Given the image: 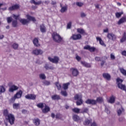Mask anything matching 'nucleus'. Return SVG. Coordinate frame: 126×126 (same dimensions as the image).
<instances>
[{"instance_id": "nucleus-1", "label": "nucleus", "mask_w": 126, "mask_h": 126, "mask_svg": "<svg viewBox=\"0 0 126 126\" xmlns=\"http://www.w3.org/2000/svg\"><path fill=\"white\" fill-rule=\"evenodd\" d=\"M26 17L27 19H21L20 20V22L23 24V25H26V24H28L30 21H32V22H36V18L34 17H32L30 16L29 14L26 15Z\"/></svg>"}, {"instance_id": "nucleus-2", "label": "nucleus", "mask_w": 126, "mask_h": 126, "mask_svg": "<svg viewBox=\"0 0 126 126\" xmlns=\"http://www.w3.org/2000/svg\"><path fill=\"white\" fill-rule=\"evenodd\" d=\"M52 39L56 43H61L63 41V37L60 34L56 32L52 33Z\"/></svg>"}, {"instance_id": "nucleus-3", "label": "nucleus", "mask_w": 126, "mask_h": 126, "mask_svg": "<svg viewBox=\"0 0 126 126\" xmlns=\"http://www.w3.org/2000/svg\"><path fill=\"white\" fill-rule=\"evenodd\" d=\"M6 120L8 121L9 124L12 126L14 124V121H15V118L14 117V115L12 114H9L7 115V117H5Z\"/></svg>"}, {"instance_id": "nucleus-4", "label": "nucleus", "mask_w": 126, "mask_h": 126, "mask_svg": "<svg viewBox=\"0 0 126 126\" xmlns=\"http://www.w3.org/2000/svg\"><path fill=\"white\" fill-rule=\"evenodd\" d=\"M124 81L122 79H117L116 82L118 86V88L121 89V90H124V91H126V87L125 85L122 84Z\"/></svg>"}, {"instance_id": "nucleus-5", "label": "nucleus", "mask_w": 126, "mask_h": 126, "mask_svg": "<svg viewBox=\"0 0 126 126\" xmlns=\"http://www.w3.org/2000/svg\"><path fill=\"white\" fill-rule=\"evenodd\" d=\"M48 59L49 61H50V62H51V63H58L59 61H60V58L57 56H54L53 58L49 57Z\"/></svg>"}, {"instance_id": "nucleus-6", "label": "nucleus", "mask_w": 126, "mask_h": 126, "mask_svg": "<svg viewBox=\"0 0 126 126\" xmlns=\"http://www.w3.org/2000/svg\"><path fill=\"white\" fill-rule=\"evenodd\" d=\"M85 103L88 104V105H92L94 106L96 105L97 101L95 99H88L86 101Z\"/></svg>"}, {"instance_id": "nucleus-7", "label": "nucleus", "mask_w": 126, "mask_h": 126, "mask_svg": "<svg viewBox=\"0 0 126 126\" xmlns=\"http://www.w3.org/2000/svg\"><path fill=\"white\" fill-rule=\"evenodd\" d=\"M70 70L71 72V74L73 76H77L78 74H79V72L78 71V70L75 68H71L70 69Z\"/></svg>"}, {"instance_id": "nucleus-8", "label": "nucleus", "mask_w": 126, "mask_h": 126, "mask_svg": "<svg viewBox=\"0 0 126 126\" xmlns=\"http://www.w3.org/2000/svg\"><path fill=\"white\" fill-rule=\"evenodd\" d=\"M19 8H20L19 4H16L9 7L8 8V10H9V11H13V10H17V9H19Z\"/></svg>"}, {"instance_id": "nucleus-9", "label": "nucleus", "mask_w": 126, "mask_h": 126, "mask_svg": "<svg viewBox=\"0 0 126 126\" xmlns=\"http://www.w3.org/2000/svg\"><path fill=\"white\" fill-rule=\"evenodd\" d=\"M81 34H73L72 35L71 38L74 41H76V40H80L82 38Z\"/></svg>"}, {"instance_id": "nucleus-10", "label": "nucleus", "mask_w": 126, "mask_h": 126, "mask_svg": "<svg viewBox=\"0 0 126 126\" xmlns=\"http://www.w3.org/2000/svg\"><path fill=\"white\" fill-rule=\"evenodd\" d=\"M25 98L28 100H36V95L34 94H29L25 95Z\"/></svg>"}, {"instance_id": "nucleus-11", "label": "nucleus", "mask_w": 126, "mask_h": 126, "mask_svg": "<svg viewBox=\"0 0 126 126\" xmlns=\"http://www.w3.org/2000/svg\"><path fill=\"white\" fill-rule=\"evenodd\" d=\"M32 54L35 56H39V55L43 54V51L41 49H35L32 51Z\"/></svg>"}, {"instance_id": "nucleus-12", "label": "nucleus", "mask_w": 126, "mask_h": 126, "mask_svg": "<svg viewBox=\"0 0 126 126\" xmlns=\"http://www.w3.org/2000/svg\"><path fill=\"white\" fill-rule=\"evenodd\" d=\"M19 88L14 85L11 86L9 89V92H11V93L14 92V91H16V90H18Z\"/></svg>"}, {"instance_id": "nucleus-13", "label": "nucleus", "mask_w": 126, "mask_h": 126, "mask_svg": "<svg viewBox=\"0 0 126 126\" xmlns=\"http://www.w3.org/2000/svg\"><path fill=\"white\" fill-rule=\"evenodd\" d=\"M107 37L109 40H111V39L112 40V41H115L117 39V37L116 35L113 33H108L107 35Z\"/></svg>"}, {"instance_id": "nucleus-14", "label": "nucleus", "mask_w": 126, "mask_h": 126, "mask_svg": "<svg viewBox=\"0 0 126 126\" xmlns=\"http://www.w3.org/2000/svg\"><path fill=\"white\" fill-rule=\"evenodd\" d=\"M126 22V16L122 17L118 22V25H121L122 23H125Z\"/></svg>"}, {"instance_id": "nucleus-15", "label": "nucleus", "mask_w": 126, "mask_h": 126, "mask_svg": "<svg viewBox=\"0 0 126 126\" xmlns=\"http://www.w3.org/2000/svg\"><path fill=\"white\" fill-rule=\"evenodd\" d=\"M50 107L48 106L47 105L45 104V108L44 109H42V113L43 114H47L48 112H50Z\"/></svg>"}, {"instance_id": "nucleus-16", "label": "nucleus", "mask_w": 126, "mask_h": 126, "mask_svg": "<svg viewBox=\"0 0 126 126\" xmlns=\"http://www.w3.org/2000/svg\"><path fill=\"white\" fill-rule=\"evenodd\" d=\"M22 91L20 90L19 92H18L14 95L15 97L17 99H19V98H21L22 96Z\"/></svg>"}, {"instance_id": "nucleus-17", "label": "nucleus", "mask_w": 126, "mask_h": 126, "mask_svg": "<svg viewBox=\"0 0 126 126\" xmlns=\"http://www.w3.org/2000/svg\"><path fill=\"white\" fill-rule=\"evenodd\" d=\"M32 42L35 47H40V44H39V40H38V38H34Z\"/></svg>"}, {"instance_id": "nucleus-18", "label": "nucleus", "mask_w": 126, "mask_h": 126, "mask_svg": "<svg viewBox=\"0 0 126 126\" xmlns=\"http://www.w3.org/2000/svg\"><path fill=\"white\" fill-rule=\"evenodd\" d=\"M51 99L54 100H61V96L58 94H54L51 96Z\"/></svg>"}, {"instance_id": "nucleus-19", "label": "nucleus", "mask_w": 126, "mask_h": 126, "mask_svg": "<svg viewBox=\"0 0 126 126\" xmlns=\"http://www.w3.org/2000/svg\"><path fill=\"white\" fill-rule=\"evenodd\" d=\"M77 32L82 35H86V32H85V31L83 29L78 28L77 29Z\"/></svg>"}, {"instance_id": "nucleus-20", "label": "nucleus", "mask_w": 126, "mask_h": 126, "mask_svg": "<svg viewBox=\"0 0 126 126\" xmlns=\"http://www.w3.org/2000/svg\"><path fill=\"white\" fill-rule=\"evenodd\" d=\"M102 76L105 79H111V75L108 73H104Z\"/></svg>"}, {"instance_id": "nucleus-21", "label": "nucleus", "mask_w": 126, "mask_h": 126, "mask_svg": "<svg viewBox=\"0 0 126 126\" xmlns=\"http://www.w3.org/2000/svg\"><path fill=\"white\" fill-rule=\"evenodd\" d=\"M33 123L35 126H38L40 125V119L39 118L34 119L33 120Z\"/></svg>"}, {"instance_id": "nucleus-22", "label": "nucleus", "mask_w": 126, "mask_h": 126, "mask_svg": "<svg viewBox=\"0 0 126 126\" xmlns=\"http://www.w3.org/2000/svg\"><path fill=\"white\" fill-rule=\"evenodd\" d=\"M61 4V9L60 10L61 12H62V13H63V12H65V11H66V10H67V6H65L63 7V5H62V4Z\"/></svg>"}, {"instance_id": "nucleus-23", "label": "nucleus", "mask_w": 126, "mask_h": 126, "mask_svg": "<svg viewBox=\"0 0 126 126\" xmlns=\"http://www.w3.org/2000/svg\"><path fill=\"white\" fill-rule=\"evenodd\" d=\"M30 2L31 3H33V4H35V5H40V4H42V1L41 0L35 2V0H31Z\"/></svg>"}, {"instance_id": "nucleus-24", "label": "nucleus", "mask_w": 126, "mask_h": 126, "mask_svg": "<svg viewBox=\"0 0 126 126\" xmlns=\"http://www.w3.org/2000/svg\"><path fill=\"white\" fill-rule=\"evenodd\" d=\"M70 85V83L69 82L63 84V88L64 90H67L68 89V86Z\"/></svg>"}, {"instance_id": "nucleus-25", "label": "nucleus", "mask_w": 126, "mask_h": 126, "mask_svg": "<svg viewBox=\"0 0 126 126\" xmlns=\"http://www.w3.org/2000/svg\"><path fill=\"white\" fill-rule=\"evenodd\" d=\"M97 103H99V104H101V103H103L104 102V99H103V97H98L96 98V100H95Z\"/></svg>"}, {"instance_id": "nucleus-26", "label": "nucleus", "mask_w": 126, "mask_h": 126, "mask_svg": "<svg viewBox=\"0 0 126 126\" xmlns=\"http://www.w3.org/2000/svg\"><path fill=\"white\" fill-rule=\"evenodd\" d=\"M92 123V120L86 119L84 122V126H89Z\"/></svg>"}, {"instance_id": "nucleus-27", "label": "nucleus", "mask_w": 126, "mask_h": 126, "mask_svg": "<svg viewBox=\"0 0 126 126\" xmlns=\"http://www.w3.org/2000/svg\"><path fill=\"white\" fill-rule=\"evenodd\" d=\"M72 119H73V121H74V122H78V121H79V120H80L79 116H78L76 114H74V115H73Z\"/></svg>"}, {"instance_id": "nucleus-28", "label": "nucleus", "mask_w": 126, "mask_h": 126, "mask_svg": "<svg viewBox=\"0 0 126 126\" xmlns=\"http://www.w3.org/2000/svg\"><path fill=\"white\" fill-rule=\"evenodd\" d=\"M40 29L42 33H45V32H46V27H45L44 24H42L40 26Z\"/></svg>"}, {"instance_id": "nucleus-29", "label": "nucleus", "mask_w": 126, "mask_h": 126, "mask_svg": "<svg viewBox=\"0 0 126 126\" xmlns=\"http://www.w3.org/2000/svg\"><path fill=\"white\" fill-rule=\"evenodd\" d=\"M96 41H99L100 45H101V46H104L105 44H104V41L102 40V38L99 37H96Z\"/></svg>"}, {"instance_id": "nucleus-30", "label": "nucleus", "mask_w": 126, "mask_h": 126, "mask_svg": "<svg viewBox=\"0 0 126 126\" xmlns=\"http://www.w3.org/2000/svg\"><path fill=\"white\" fill-rule=\"evenodd\" d=\"M74 100H78V101L79 100H82V96L81 95H79L78 94H76L75 96H74Z\"/></svg>"}, {"instance_id": "nucleus-31", "label": "nucleus", "mask_w": 126, "mask_h": 126, "mask_svg": "<svg viewBox=\"0 0 126 126\" xmlns=\"http://www.w3.org/2000/svg\"><path fill=\"white\" fill-rule=\"evenodd\" d=\"M126 40V32H124L123 33L122 38L120 40V42L121 43H124V42H125Z\"/></svg>"}, {"instance_id": "nucleus-32", "label": "nucleus", "mask_w": 126, "mask_h": 126, "mask_svg": "<svg viewBox=\"0 0 126 126\" xmlns=\"http://www.w3.org/2000/svg\"><path fill=\"white\" fill-rule=\"evenodd\" d=\"M55 118L57 120H63V115L61 114L60 113H57L55 115Z\"/></svg>"}, {"instance_id": "nucleus-33", "label": "nucleus", "mask_w": 126, "mask_h": 126, "mask_svg": "<svg viewBox=\"0 0 126 126\" xmlns=\"http://www.w3.org/2000/svg\"><path fill=\"white\" fill-rule=\"evenodd\" d=\"M108 102L110 103V104H114V103H115V97H114V95L110 97Z\"/></svg>"}, {"instance_id": "nucleus-34", "label": "nucleus", "mask_w": 126, "mask_h": 126, "mask_svg": "<svg viewBox=\"0 0 126 126\" xmlns=\"http://www.w3.org/2000/svg\"><path fill=\"white\" fill-rule=\"evenodd\" d=\"M72 111L76 114H79V113H80V109L77 108H74L72 109Z\"/></svg>"}, {"instance_id": "nucleus-35", "label": "nucleus", "mask_w": 126, "mask_h": 126, "mask_svg": "<svg viewBox=\"0 0 126 126\" xmlns=\"http://www.w3.org/2000/svg\"><path fill=\"white\" fill-rule=\"evenodd\" d=\"M119 70L123 75L126 76V70L124 68H120Z\"/></svg>"}, {"instance_id": "nucleus-36", "label": "nucleus", "mask_w": 126, "mask_h": 126, "mask_svg": "<svg viewBox=\"0 0 126 126\" xmlns=\"http://www.w3.org/2000/svg\"><path fill=\"white\" fill-rule=\"evenodd\" d=\"M124 111L125 110H124V108H123V107L118 109L117 111L118 116H121V115H122V113L124 112Z\"/></svg>"}, {"instance_id": "nucleus-37", "label": "nucleus", "mask_w": 126, "mask_h": 126, "mask_svg": "<svg viewBox=\"0 0 126 126\" xmlns=\"http://www.w3.org/2000/svg\"><path fill=\"white\" fill-rule=\"evenodd\" d=\"M18 24V23L17 22V20H13L12 22V25L13 27L15 28L17 27V25Z\"/></svg>"}, {"instance_id": "nucleus-38", "label": "nucleus", "mask_w": 126, "mask_h": 126, "mask_svg": "<svg viewBox=\"0 0 126 126\" xmlns=\"http://www.w3.org/2000/svg\"><path fill=\"white\" fill-rule=\"evenodd\" d=\"M36 106L38 108H39L40 109H43V108H44V103L40 102L37 104Z\"/></svg>"}, {"instance_id": "nucleus-39", "label": "nucleus", "mask_w": 126, "mask_h": 126, "mask_svg": "<svg viewBox=\"0 0 126 126\" xmlns=\"http://www.w3.org/2000/svg\"><path fill=\"white\" fill-rule=\"evenodd\" d=\"M83 104V100L82 99L77 100L76 101L77 106H80V105H82Z\"/></svg>"}, {"instance_id": "nucleus-40", "label": "nucleus", "mask_w": 126, "mask_h": 126, "mask_svg": "<svg viewBox=\"0 0 126 126\" xmlns=\"http://www.w3.org/2000/svg\"><path fill=\"white\" fill-rule=\"evenodd\" d=\"M45 68L47 69V70L49 69H54V67L53 66H49V64H46L45 66Z\"/></svg>"}, {"instance_id": "nucleus-41", "label": "nucleus", "mask_w": 126, "mask_h": 126, "mask_svg": "<svg viewBox=\"0 0 126 126\" xmlns=\"http://www.w3.org/2000/svg\"><path fill=\"white\" fill-rule=\"evenodd\" d=\"M61 94L63 96H64V97L67 96V93L66 91H62Z\"/></svg>"}, {"instance_id": "nucleus-42", "label": "nucleus", "mask_w": 126, "mask_h": 126, "mask_svg": "<svg viewBox=\"0 0 126 126\" xmlns=\"http://www.w3.org/2000/svg\"><path fill=\"white\" fill-rule=\"evenodd\" d=\"M89 111V109H88V108H84L83 109V111H81L80 113L81 114H84L85 113H88Z\"/></svg>"}, {"instance_id": "nucleus-43", "label": "nucleus", "mask_w": 126, "mask_h": 126, "mask_svg": "<svg viewBox=\"0 0 126 126\" xmlns=\"http://www.w3.org/2000/svg\"><path fill=\"white\" fill-rule=\"evenodd\" d=\"M19 107V103H14L13 104V109H15L16 110H17V109H18Z\"/></svg>"}, {"instance_id": "nucleus-44", "label": "nucleus", "mask_w": 126, "mask_h": 126, "mask_svg": "<svg viewBox=\"0 0 126 126\" xmlns=\"http://www.w3.org/2000/svg\"><path fill=\"white\" fill-rule=\"evenodd\" d=\"M12 47L14 49V50H17L18 49V44L17 43H14L12 45Z\"/></svg>"}, {"instance_id": "nucleus-45", "label": "nucleus", "mask_w": 126, "mask_h": 126, "mask_svg": "<svg viewBox=\"0 0 126 126\" xmlns=\"http://www.w3.org/2000/svg\"><path fill=\"white\" fill-rule=\"evenodd\" d=\"M89 51L91 52V53H93L94 51H96V48H95L94 47L90 46Z\"/></svg>"}, {"instance_id": "nucleus-46", "label": "nucleus", "mask_w": 126, "mask_h": 126, "mask_svg": "<svg viewBox=\"0 0 126 126\" xmlns=\"http://www.w3.org/2000/svg\"><path fill=\"white\" fill-rule=\"evenodd\" d=\"M3 115L6 117H7V115H9V114H8V111L7 110V109H5L4 110L3 112Z\"/></svg>"}, {"instance_id": "nucleus-47", "label": "nucleus", "mask_w": 126, "mask_h": 126, "mask_svg": "<svg viewBox=\"0 0 126 126\" xmlns=\"http://www.w3.org/2000/svg\"><path fill=\"white\" fill-rule=\"evenodd\" d=\"M56 87H57L58 90H61V88H62V85L60 84L58 82H56L55 84Z\"/></svg>"}, {"instance_id": "nucleus-48", "label": "nucleus", "mask_w": 126, "mask_h": 126, "mask_svg": "<svg viewBox=\"0 0 126 126\" xmlns=\"http://www.w3.org/2000/svg\"><path fill=\"white\" fill-rule=\"evenodd\" d=\"M5 89L3 86H0V93H3V92H5Z\"/></svg>"}, {"instance_id": "nucleus-49", "label": "nucleus", "mask_w": 126, "mask_h": 126, "mask_svg": "<svg viewBox=\"0 0 126 126\" xmlns=\"http://www.w3.org/2000/svg\"><path fill=\"white\" fill-rule=\"evenodd\" d=\"M122 14H123V13L120 12H116L115 15L117 18H120V17L122 16Z\"/></svg>"}, {"instance_id": "nucleus-50", "label": "nucleus", "mask_w": 126, "mask_h": 126, "mask_svg": "<svg viewBox=\"0 0 126 126\" xmlns=\"http://www.w3.org/2000/svg\"><path fill=\"white\" fill-rule=\"evenodd\" d=\"M39 78L40 79H46V76L44 74H39Z\"/></svg>"}, {"instance_id": "nucleus-51", "label": "nucleus", "mask_w": 126, "mask_h": 126, "mask_svg": "<svg viewBox=\"0 0 126 126\" xmlns=\"http://www.w3.org/2000/svg\"><path fill=\"white\" fill-rule=\"evenodd\" d=\"M7 23H11L12 22V18L11 17H8L7 18Z\"/></svg>"}, {"instance_id": "nucleus-52", "label": "nucleus", "mask_w": 126, "mask_h": 126, "mask_svg": "<svg viewBox=\"0 0 126 126\" xmlns=\"http://www.w3.org/2000/svg\"><path fill=\"white\" fill-rule=\"evenodd\" d=\"M76 5H77V6H79L80 7H81V6H82L84 4L83 2H77L76 3Z\"/></svg>"}, {"instance_id": "nucleus-53", "label": "nucleus", "mask_w": 126, "mask_h": 126, "mask_svg": "<svg viewBox=\"0 0 126 126\" xmlns=\"http://www.w3.org/2000/svg\"><path fill=\"white\" fill-rule=\"evenodd\" d=\"M43 83L44 84V85H50L51 84V83L50 82V81H48L46 80H44L43 82Z\"/></svg>"}, {"instance_id": "nucleus-54", "label": "nucleus", "mask_w": 126, "mask_h": 126, "mask_svg": "<svg viewBox=\"0 0 126 126\" xmlns=\"http://www.w3.org/2000/svg\"><path fill=\"white\" fill-rule=\"evenodd\" d=\"M102 59H103V57L100 58V57H96L95 58V61H96L97 62H101Z\"/></svg>"}, {"instance_id": "nucleus-55", "label": "nucleus", "mask_w": 126, "mask_h": 126, "mask_svg": "<svg viewBox=\"0 0 126 126\" xmlns=\"http://www.w3.org/2000/svg\"><path fill=\"white\" fill-rule=\"evenodd\" d=\"M15 99H17L16 97H15V95H14L13 97H12L10 99V101L11 102V103H13L15 101Z\"/></svg>"}, {"instance_id": "nucleus-56", "label": "nucleus", "mask_w": 126, "mask_h": 126, "mask_svg": "<svg viewBox=\"0 0 126 126\" xmlns=\"http://www.w3.org/2000/svg\"><path fill=\"white\" fill-rule=\"evenodd\" d=\"M90 46L87 45L86 46L84 47V50H88V51H89L90 49Z\"/></svg>"}, {"instance_id": "nucleus-57", "label": "nucleus", "mask_w": 126, "mask_h": 126, "mask_svg": "<svg viewBox=\"0 0 126 126\" xmlns=\"http://www.w3.org/2000/svg\"><path fill=\"white\" fill-rule=\"evenodd\" d=\"M110 59L112 60H114L116 59V57H115V55H114L113 53L110 54Z\"/></svg>"}, {"instance_id": "nucleus-58", "label": "nucleus", "mask_w": 126, "mask_h": 126, "mask_svg": "<svg viewBox=\"0 0 126 126\" xmlns=\"http://www.w3.org/2000/svg\"><path fill=\"white\" fill-rule=\"evenodd\" d=\"M13 17L16 20H17L18 19V18L19 17V15L16 16L15 14H13Z\"/></svg>"}, {"instance_id": "nucleus-59", "label": "nucleus", "mask_w": 126, "mask_h": 126, "mask_svg": "<svg viewBox=\"0 0 126 126\" xmlns=\"http://www.w3.org/2000/svg\"><path fill=\"white\" fill-rule=\"evenodd\" d=\"M71 27V22H69L67 25V28L68 29H70V28Z\"/></svg>"}, {"instance_id": "nucleus-60", "label": "nucleus", "mask_w": 126, "mask_h": 126, "mask_svg": "<svg viewBox=\"0 0 126 126\" xmlns=\"http://www.w3.org/2000/svg\"><path fill=\"white\" fill-rule=\"evenodd\" d=\"M85 66H86V67H91V64L88 63H85Z\"/></svg>"}, {"instance_id": "nucleus-61", "label": "nucleus", "mask_w": 126, "mask_h": 126, "mask_svg": "<svg viewBox=\"0 0 126 126\" xmlns=\"http://www.w3.org/2000/svg\"><path fill=\"white\" fill-rule=\"evenodd\" d=\"M76 59L77 60V61H78V62H79L80 60H81V58L79 57L78 55H77L76 56Z\"/></svg>"}, {"instance_id": "nucleus-62", "label": "nucleus", "mask_w": 126, "mask_h": 126, "mask_svg": "<svg viewBox=\"0 0 126 126\" xmlns=\"http://www.w3.org/2000/svg\"><path fill=\"white\" fill-rule=\"evenodd\" d=\"M91 126H97V124H96V122H95V121H94V122L91 124Z\"/></svg>"}, {"instance_id": "nucleus-63", "label": "nucleus", "mask_w": 126, "mask_h": 126, "mask_svg": "<svg viewBox=\"0 0 126 126\" xmlns=\"http://www.w3.org/2000/svg\"><path fill=\"white\" fill-rule=\"evenodd\" d=\"M122 56H125V57H126V51L124 50L122 52Z\"/></svg>"}, {"instance_id": "nucleus-64", "label": "nucleus", "mask_w": 126, "mask_h": 126, "mask_svg": "<svg viewBox=\"0 0 126 126\" xmlns=\"http://www.w3.org/2000/svg\"><path fill=\"white\" fill-rule=\"evenodd\" d=\"M106 113H107V114H110V110H109V109H108L107 108H105V110Z\"/></svg>"}]
</instances>
